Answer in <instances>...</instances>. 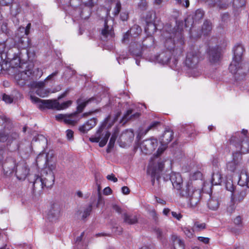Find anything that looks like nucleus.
<instances>
[{
	"label": "nucleus",
	"instance_id": "43",
	"mask_svg": "<svg viewBox=\"0 0 249 249\" xmlns=\"http://www.w3.org/2000/svg\"><path fill=\"white\" fill-rule=\"evenodd\" d=\"M71 103L72 102L70 100L66 101L62 104H60L59 103L58 110H62L67 108L71 105Z\"/></svg>",
	"mask_w": 249,
	"mask_h": 249
},
{
	"label": "nucleus",
	"instance_id": "20",
	"mask_svg": "<svg viewBox=\"0 0 249 249\" xmlns=\"http://www.w3.org/2000/svg\"><path fill=\"white\" fill-rule=\"evenodd\" d=\"M140 113L139 112L133 113V110L131 109L128 110L121 120V123H125L128 121L130 120H134L139 117Z\"/></svg>",
	"mask_w": 249,
	"mask_h": 249
},
{
	"label": "nucleus",
	"instance_id": "52",
	"mask_svg": "<svg viewBox=\"0 0 249 249\" xmlns=\"http://www.w3.org/2000/svg\"><path fill=\"white\" fill-rule=\"evenodd\" d=\"M66 114H59L55 115V119L58 121L65 122Z\"/></svg>",
	"mask_w": 249,
	"mask_h": 249
},
{
	"label": "nucleus",
	"instance_id": "46",
	"mask_svg": "<svg viewBox=\"0 0 249 249\" xmlns=\"http://www.w3.org/2000/svg\"><path fill=\"white\" fill-rule=\"evenodd\" d=\"M204 16V12L200 9H198L196 11L194 16V19L195 20H199L203 18Z\"/></svg>",
	"mask_w": 249,
	"mask_h": 249
},
{
	"label": "nucleus",
	"instance_id": "58",
	"mask_svg": "<svg viewBox=\"0 0 249 249\" xmlns=\"http://www.w3.org/2000/svg\"><path fill=\"white\" fill-rule=\"evenodd\" d=\"M198 240L204 244H208L209 242V238L204 237H198Z\"/></svg>",
	"mask_w": 249,
	"mask_h": 249
},
{
	"label": "nucleus",
	"instance_id": "31",
	"mask_svg": "<svg viewBox=\"0 0 249 249\" xmlns=\"http://www.w3.org/2000/svg\"><path fill=\"white\" fill-rule=\"evenodd\" d=\"M219 202L217 199L211 198L208 202V206L209 208L212 210H216L219 207Z\"/></svg>",
	"mask_w": 249,
	"mask_h": 249
},
{
	"label": "nucleus",
	"instance_id": "48",
	"mask_svg": "<svg viewBox=\"0 0 249 249\" xmlns=\"http://www.w3.org/2000/svg\"><path fill=\"white\" fill-rule=\"evenodd\" d=\"M160 122H152L146 128L145 130V132L144 134H145L147 132H148L151 129H154L156 128L158 125H159Z\"/></svg>",
	"mask_w": 249,
	"mask_h": 249
},
{
	"label": "nucleus",
	"instance_id": "23",
	"mask_svg": "<svg viewBox=\"0 0 249 249\" xmlns=\"http://www.w3.org/2000/svg\"><path fill=\"white\" fill-rule=\"evenodd\" d=\"M171 241L174 249H184V245L182 241L177 235H173Z\"/></svg>",
	"mask_w": 249,
	"mask_h": 249
},
{
	"label": "nucleus",
	"instance_id": "61",
	"mask_svg": "<svg viewBox=\"0 0 249 249\" xmlns=\"http://www.w3.org/2000/svg\"><path fill=\"white\" fill-rule=\"evenodd\" d=\"M111 189L110 187H107L104 189L103 193L105 195H108L111 193Z\"/></svg>",
	"mask_w": 249,
	"mask_h": 249
},
{
	"label": "nucleus",
	"instance_id": "42",
	"mask_svg": "<svg viewBox=\"0 0 249 249\" xmlns=\"http://www.w3.org/2000/svg\"><path fill=\"white\" fill-rule=\"evenodd\" d=\"M245 4V0H233V6L234 8H238L243 7Z\"/></svg>",
	"mask_w": 249,
	"mask_h": 249
},
{
	"label": "nucleus",
	"instance_id": "32",
	"mask_svg": "<svg viewBox=\"0 0 249 249\" xmlns=\"http://www.w3.org/2000/svg\"><path fill=\"white\" fill-rule=\"evenodd\" d=\"M129 32L132 37H135L141 33L142 29L139 26L134 25L130 28Z\"/></svg>",
	"mask_w": 249,
	"mask_h": 249
},
{
	"label": "nucleus",
	"instance_id": "33",
	"mask_svg": "<svg viewBox=\"0 0 249 249\" xmlns=\"http://www.w3.org/2000/svg\"><path fill=\"white\" fill-rule=\"evenodd\" d=\"M94 100V98H91L85 101L82 103L80 102L79 100H78V106L77 107V111L80 113L81 112L86 105L89 102L93 101Z\"/></svg>",
	"mask_w": 249,
	"mask_h": 249
},
{
	"label": "nucleus",
	"instance_id": "15",
	"mask_svg": "<svg viewBox=\"0 0 249 249\" xmlns=\"http://www.w3.org/2000/svg\"><path fill=\"white\" fill-rule=\"evenodd\" d=\"M60 209L57 205H53L48 213V218L52 222L55 221L59 217Z\"/></svg>",
	"mask_w": 249,
	"mask_h": 249
},
{
	"label": "nucleus",
	"instance_id": "12",
	"mask_svg": "<svg viewBox=\"0 0 249 249\" xmlns=\"http://www.w3.org/2000/svg\"><path fill=\"white\" fill-rule=\"evenodd\" d=\"M158 142L156 139L151 138L144 140L140 144L141 151L144 154H151L158 146Z\"/></svg>",
	"mask_w": 249,
	"mask_h": 249
},
{
	"label": "nucleus",
	"instance_id": "50",
	"mask_svg": "<svg viewBox=\"0 0 249 249\" xmlns=\"http://www.w3.org/2000/svg\"><path fill=\"white\" fill-rule=\"evenodd\" d=\"M31 26V23H28L25 29L24 27H20L19 30L21 32L24 31L25 34L27 36L29 34V30Z\"/></svg>",
	"mask_w": 249,
	"mask_h": 249
},
{
	"label": "nucleus",
	"instance_id": "21",
	"mask_svg": "<svg viewBox=\"0 0 249 249\" xmlns=\"http://www.w3.org/2000/svg\"><path fill=\"white\" fill-rule=\"evenodd\" d=\"M80 120L77 112L66 114L64 123L66 124L74 125Z\"/></svg>",
	"mask_w": 249,
	"mask_h": 249
},
{
	"label": "nucleus",
	"instance_id": "37",
	"mask_svg": "<svg viewBox=\"0 0 249 249\" xmlns=\"http://www.w3.org/2000/svg\"><path fill=\"white\" fill-rule=\"evenodd\" d=\"M50 89H46L44 87L42 88H39L38 89H36V93L40 97H44L48 95L50 93Z\"/></svg>",
	"mask_w": 249,
	"mask_h": 249
},
{
	"label": "nucleus",
	"instance_id": "22",
	"mask_svg": "<svg viewBox=\"0 0 249 249\" xmlns=\"http://www.w3.org/2000/svg\"><path fill=\"white\" fill-rule=\"evenodd\" d=\"M222 181V177L221 172L218 169H216L213 172L212 178V183L213 185H217L221 184Z\"/></svg>",
	"mask_w": 249,
	"mask_h": 249
},
{
	"label": "nucleus",
	"instance_id": "27",
	"mask_svg": "<svg viewBox=\"0 0 249 249\" xmlns=\"http://www.w3.org/2000/svg\"><path fill=\"white\" fill-rule=\"evenodd\" d=\"M118 132L117 131H115L112 134L111 137L110 139L108 144L107 145V153H109L111 151V149L113 148L115 141L118 137Z\"/></svg>",
	"mask_w": 249,
	"mask_h": 249
},
{
	"label": "nucleus",
	"instance_id": "25",
	"mask_svg": "<svg viewBox=\"0 0 249 249\" xmlns=\"http://www.w3.org/2000/svg\"><path fill=\"white\" fill-rule=\"evenodd\" d=\"M124 221L128 224H134L137 222L138 218L136 215H129L126 213L123 214Z\"/></svg>",
	"mask_w": 249,
	"mask_h": 249
},
{
	"label": "nucleus",
	"instance_id": "54",
	"mask_svg": "<svg viewBox=\"0 0 249 249\" xmlns=\"http://www.w3.org/2000/svg\"><path fill=\"white\" fill-rule=\"evenodd\" d=\"M172 216L176 218L177 219L179 220L182 217V215L180 213H177L176 212H172L171 213Z\"/></svg>",
	"mask_w": 249,
	"mask_h": 249
},
{
	"label": "nucleus",
	"instance_id": "53",
	"mask_svg": "<svg viewBox=\"0 0 249 249\" xmlns=\"http://www.w3.org/2000/svg\"><path fill=\"white\" fill-rule=\"evenodd\" d=\"M233 222L235 225H240L242 224V218L240 216H236L233 220Z\"/></svg>",
	"mask_w": 249,
	"mask_h": 249
},
{
	"label": "nucleus",
	"instance_id": "26",
	"mask_svg": "<svg viewBox=\"0 0 249 249\" xmlns=\"http://www.w3.org/2000/svg\"><path fill=\"white\" fill-rule=\"evenodd\" d=\"M58 73L57 71H55V72L52 73V74H50L45 79L44 81H39L38 82H36L35 85L34 87L36 88L37 89H38L39 88H42L44 87L45 85V82L47 80H51L53 77L55 76Z\"/></svg>",
	"mask_w": 249,
	"mask_h": 249
},
{
	"label": "nucleus",
	"instance_id": "14",
	"mask_svg": "<svg viewBox=\"0 0 249 249\" xmlns=\"http://www.w3.org/2000/svg\"><path fill=\"white\" fill-rule=\"evenodd\" d=\"M173 137V132L170 130H166L162 135L161 139V143H162L161 146L160 147L157 152L156 157L160 156L166 149V145L171 141Z\"/></svg>",
	"mask_w": 249,
	"mask_h": 249
},
{
	"label": "nucleus",
	"instance_id": "39",
	"mask_svg": "<svg viewBox=\"0 0 249 249\" xmlns=\"http://www.w3.org/2000/svg\"><path fill=\"white\" fill-rule=\"evenodd\" d=\"M226 188L231 193V197L233 198V194L235 193L234 186L231 181H228L226 183Z\"/></svg>",
	"mask_w": 249,
	"mask_h": 249
},
{
	"label": "nucleus",
	"instance_id": "11",
	"mask_svg": "<svg viewBox=\"0 0 249 249\" xmlns=\"http://www.w3.org/2000/svg\"><path fill=\"white\" fill-rule=\"evenodd\" d=\"M164 168V164L162 161L152 160L150 161L147 168V174L150 175L152 178V183L154 184L155 178L158 179L159 177L157 174Z\"/></svg>",
	"mask_w": 249,
	"mask_h": 249
},
{
	"label": "nucleus",
	"instance_id": "36",
	"mask_svg": "<svg viewBox=\"0 0 249 249\" xmlns=\"http://www.w3.org/2000/svg\"><path fill=\"white\" fill-rule=\"evenodd\" d=\"M212 29L211 23L210 21H206L204 22L202 27V32L205 35L208 34Z\"/></svg>",
	"mask_w": 249,
	"mask_h": 249
},
{
	"label": "nucleus",
	"instance_id": "9",
	"mask_svg": "<svg viewBox=\"0 0 249 249\" xmlns=\"http://www.w3.org/2000/svg\"><path fill=\"white\" fill-rule=\"evenodd\" d=\"M24 40L22 38L20 39L18 43L17 44V48L18 49V52L15 53L13 57L10 59L9 61L10 66L13 68H19L22 69L24 67V63H21L20 57L19 49H25L28 45V43H24Z\"/></svg>",
	"mask_w": 249,
	"mask_h": 249
},
{
	"label": "nucleus",
	"instance_id": "10",
	"mask_svg": "<svg viewBox=\"0 0 249 249\" xmlns=\"http://www.w3.org/2000/svg\"><path fill=\"white\" fill-rule=\"evenodd\" d=\"M9 171H6L8 173ZM10 173L14 172H15V175L18 179L19 180H24L28 175L29 173V169L27 164L24 161L18 162L15 164L14 169L9 170Z\"/></svg>",
	"mask_w": 249,
	"mask_h": 249
},
{
	"label": "nucleus",
	"instance_id": "24",
	"mask_svg": "<svg viewBox=\"0 0 249 249\" xmlns=\"http://www.w3.org/2000/svg\"><path fill=\"white\" fill-rule=\"evenodd\" d=\"M170 59L168 52L162 53L160 54L157 57L156 60L159 63L164 65L168 63Z\"/></svg>",
	"mask_w": 249,
	"mask_h": 249
},
{
	"label": "nucleus",
	"instance_id": "29",
	"mask_svg": "<svg viewBox=\"0 0 249 249\" xmlns=\"http://www.w3.org/2000/svg\"><path fill=\"white\" fill-rule=\"evenodd\" d=\"M102 35L105 37H107L108 36L112 37L113 36L112 28L109 27L107 25L106 21L105 22V27L102 30Z\"/></svg>",
	"mask_w": 249,
	"mask_h": 249
},
{
	"label": "nucleus",
	"instance_id": "57",
	"mask_svg": "<svg viewBox=\"0 0 249 249\" xmlns=\"http://www.w3.org/2000/svg\"><path fill=\"white\" fill-rule=\"evenodd\" d=\"M1 30L3 33H7L8 31L7 25L5 22H3L1 25Z\"/></svg>",
	"mask_w": 249,
	"mask_h": 249
},
{
	"label": "nucleus",
	"instance_id": "28",
	"mask_svg": "<svg viewBox=\"0 0 249 249\" xmlns=\"http://www.w3.org/2000/svg\"><path fill=\"white\" fill-rule=\"evenodd\" d=\"M156 25L154 23L149 22L147 23L145 28V31L148 36H151L152 34L156 32Z\"/></svg>",
	"mask_w": 249,
	"mask_h": 249
},
{
	"label": "nucleus",
	"instance_id": "59",
	"mask_svg": "<svg viewBox=\"0 0 249 249\" xmlns=\"http://www.w3.org/2000/svg\"><path fill=\"white\" fill-rule=\"evenodd\" d=\"M173 42V40L171 38L168 39L166 40V42L165 43V45L166 47H168V49L169 50H172V47L170 46L169 45L170 43H172Z\"/></svg>",
	"mask_w": 249,
	"mask_h": 249
},
{
	"label": "nucleus",
	"instance_id": "55",
	"mask_svg": "<svg viewBox=\"0 0 249 249\" xmlns=\"http://www.w3.org/2000/svg\"><path fill=\"white\" fill-rule=\"evenodd\" d=\"M67 138L69 140H71L73 136V132L71 130H67L66 131Z\"/></svg>",
	"mask_w": 249,
	"mask_h": 249
},
{
	"label": "nucleus",
	"instance_id": "49",
	"mask_svg": "<svg viewBox=\"0 0 249 249\" xmlns=\"http://www.w3.org/2000/svg\"><path fill=\"white\" fill-rule=\"evenodd\" d=\"M121 8V4L120 2H117L114 9V15L117 16L119 13Z\"/></svg>",
	"mask_w": 249,
	"mask_h": 249
},
{
	"label": "nucleus",
	"instance_id": "45",
	"mask_svg": "<svg viewBox=\"0 0 249 249\" xmlns=\"http://www.w3.org/2000/svg\"><path fill=\"white\" fill-rule=\"evenodd\" d=\"M45 164L47 167L49 171H52V172H53V171L56 168L55 161L45 162Z\"/></svg>",
	"mask_w": 249,
	"mask_h": 249
},
{
	"label": "nucleus",
	"instance_id": "1",
	"mask_svg": "<svg viewBox=\"0 0 249 249\" xmlns=\"http://www.w3.org/2000/svg\"><path fill=\"white\" fill-rule=\"evenodd\" d=\"M170 179L173 186L177 190H179L181 196L187 199V204L190 207H196L201 199L202 190L198 188L192 181L187 182L184 188L182 189L183 179L178 173L172 172Z\"/></svg>",
	"mask_w": 249,
	"mask_h": 249
},
{
	"label": "nucleus",
	"instance_id": "60",
	"mask_svg": "<svg viewBox=\"0 0 249 249\" xmlns=\"http://www.w3.org/2000/svg\"><path fill=\"white\" fill-rule=\"evenodd\" d=\"M155 232L156 233L157 237L159 239H161L162 234V231L160 229H157L155 230Z\"/></svg>",
	"mask_w": 249,
	"mask_h": 249
},
{
	"label": "nucleus",
	"instance_id": "63",
	"mask_svg": "<svg viewBox=\"0 0 249 249\" xmlns=\"http://www.w3.org/2000/svg\"><path fill=\"white\" fill-rule=\"evenodd\" d=\"M122 192L124 195H127L129 193V189L126 186H124L122 188Z\"/></svg>",
	"mask_w": 249,
	"mask_h": 249
},
{
	"label": "nucleus",
	"instance_id": "35",
	"mask_svg": "<svg viewBox=\"0 0 249 249\" xmlns=\"http://www.w3.org/2000/svg\"><path fill=\"white\" fill-rule=\"evenodd\" d=\"M208 5L211 7L217 6L220 9H225L228 6L226 3H223L220 1L215 2L212 0L208 2Z\"/></svg>",
	"mask_w": 249,
	"mask_h": 249
},
{
	"label": "nucleus",
	"instance_id": "56",
	"mask_svg": "<svg viewBox=\"0 0 249 249\" xmlns=\"http://www.w3.org/2000/svg\"><path fill=\"white\" fill-rule=\"evenodd\" d=\"M107 178L109 180H112L114 182H116L118 181L117 178L115 177L113 174L108 175L107 176Z\"/></svg>",
	"mask_w": 249,
	"mask_h": 249
},
{
	"label": "nucleus",
	"instance_id": "38",
	"mask_svg": "<svg viewBox=\"0 0 249 249\" xmlns=\"http://www.w3.org/2000/svg\"><path fill=\"white\" fill-rule=\"evenodd\" d=\"M182 230L185 233V234L188 238H191L194 236V232L195 231L194 229H192L189 227H185L182 228Z\"/></svg>",
	"mask_w": 249,
	"mask_h": 249
},
{
	"label": "nucleus",
	"instance_id": "17",
	"mask_svg": "<svg viewBox=\"0 0 249 249\" xmlns=\"http://www.w3.org/2000/svg\"><path fill=\"white\" fill-rule=\"evenodd\" d=\"M41 160H44L45 162L55 161L53 152L49 151L47 153H40L36 158V162L38 163Z\"/></svg>",
	"mask_w": 249,
	"mask_h": 249
},
{
	"label": "nucleus",
	"instance_id": "41",
	"mask_svg": "<svg viewBox=\"0 0 249 249\" xmlns=\"http://www.w3.org/2000/svg\"><path fill=\"white\" fill-rule=\"evenodd\" d=\"M206 228V225L205 223H200L198 222H196L195 223L194 229L195 231H199L205 229Z\"/></svg>",
	"mask_w": 249,
	"mask_h": 249
},
{
	"label": "nucleus",
	"instance_id": "3",
	"mask_svg": "<svg viewBox=\"0 0 249 249\" xmlns=\"http://www.w3.org/2000/svg\"><path fill=\"white\" fill-rule=\"evenodd\" d=\"M200 58V53L197 50H192L187 53L185 64L189 68V73L194 77L198 76L201 73L198 65Z\"/></svg>",
	"mask_w": 249,
	"mask_h": 249
},
{
	"label": "nucleus",
	"instance_id": "44",
	"mask_svg": "<svg viewBox=\"0 0 249 249\" xmlns=\"http://www.w3.org/2000/svg\"><path fill=\"white\" fill-rule=\"evenodd\" d=\"M121 113L118 112L115 115V116L112 118L111 116H108L105 120V123L107 124L110 121L112 120V124H113L118 120V117L120 116Z\"/></svg>",
	"mask_w": 249,
	"mask_h": 249
},
{
	"label": "nucleus",
	"instance_id": "34",
	"mask_svg": "<svg viewBox=\"0 0 249 249\" xmlns=\"http://www.w3.org/2000/svg\"><path fill=\"white\" fill-rule=\"evenodd\" d=\"M246 196V193L244 191H242L240 192H238L236 193V191L233 194V198H231L232 200H234V199L236 201H238V202H240L243 200L245 196Z\"/></svg>",
	"mask_w": 249,
	"mask_h": 249
},
{
	"label": "nucleus",
	"instance_id": "16",
	"mask_svg": "<svg viewBox=\"0 0 249 249\" xmlns=\"http://www.w3.org/2000/svg\"><path fill=\"white\" fill-rule=\"evenodd\" d=\"M97 124V119L95 118L90 119L87 121L84 124L80 125L79 130L83 133H86L89 130L94 127Z\"/></svg>",
	"mask_w": 249,
	"mask_h": 249
},
{
	"label": "nucleus",
	"instance_id": "30",
	"mask_svg": "<svg viewBox=\"0 0 249 249\" xmlns=\"http://www.w3.org/2000/svg\"><path fill=\"white\" fill-rule=\"evenodd\" d=\"M12 135V138H11L7 133H6L5 132H0V141L1 142H4L7 140L11 141L13 139H16L18 137V134L17 133H13Z\"/></svg>",
	"mask_w": 249,
	"mask_h": 249
},
{
	"label": "nucleus",
	"instance_id": "8",
	"mask_svg": "<svg viewBox=\"0 0 249 249\" xmlns=\"http://www.w3.org/2000/svg\"><path fill=\"white\" fill-rule=\"evenodd\" d=\"M30 100L36 104L37 107L41 110L55 109L58 110L59 102L56 100H42L34 95H30Z\"/></svg>",
	"mask_w": 249,
	"mask_h": 249
},
{
	"label": "nucleus",
	"instance_id": "40",
	"mask_svg": "<svg viewBox=\"0 0 249 249\" xmlns=\"http://www.w3.org/2000/svg\"><path fill=\"white\" fill-rule=\"evenodd\" d=\"M92 210V206L91 205H89L87 206L86 208L84 209L83 212H82V217L83 219L86 218L88 217L90 213Z\"/></svg>",
	"mask_w": 249,
	"mask_h": 249
},
{
	"label": "nucleus",
	"instance_id": "7",
	"mask_svg": "<svg viewBox=\"0 0 249 249\" xmlns=\"http://www.w3.org/2000/svg\"><path fill=\"white\" fill-rule=\"evenodd\" d=\"M110 135V133L106 128V126L102 125L89 140L92 142H99V146L103 147L107 144Z\"/></svg>",
	"mask_w": 249,
	"mask_h": 249
},
{
	"label": "nucleus",
	"instance_id": "51",
	"mask_svg": "<svg viewBox=\"0 0 249 249\" xmlns=\"http://www.w3.org/2000/svg\"><path fill=\"white\" fill-rule=\"evenodd\" d=\"M231 201H232L231 202V204L227 208V211L230 213H231L233 212H234V211L235 210V206L234 203V202H233V200H231Z\"/></svg>",
	"mask_w": 249,
	"mask_h": 249
},
{
	"label": "nucleus",
	"instance_id": "19",
	"mask_svg": "<svg viewBox=\"0 0 249 249\" xmlns=\"http://www.w3.org/2000/svg\"><path fill=\"white\" fill-rule=\"evenodd\" d=\"M209 55L210 62L214 63L219 60L220 58V52L218 48H213L209 52Z\"/></svg>",
	"mask_w": 249,
	"mask_h": 249
},
{
	"label": "nucleus",
	"instance_id": "62",
	"mask_svg": "<svg viewBox=\"0 0 249 249\" xmlns=\"http://www.w3.org/2000/svg\"><path fill=\"white\" fill-rule=\"evenodd\" d=\"M112 207L113 210H114L116 212L119 213H122V211L121 208L118 205L116 204H113L112 205Z\"/></svg>",
	"mask_w": 249,
	"mask_h": 249
},
{
	"label": "nucleus",
	"instance_id": "47",
	"mask_svg": "<svg viewBox=\"0 0 249 249\" xmlns=\"http://www.w3.org/2000/svg\"><path fill=\"white\" fill-rule=\"evenodd\" d=\"M2 100L6 103L11 104L13 101V98L9 95L3 94L2 96Z\"/></svg>",
	"mask_w": 249,
	"mask_h": 249
},
{
	"label": "nucleus",
	"instance_id": "18",
	"mask_svg": "<svg viewBox=\"0 0 249 249\" xmlns=\"http://www.w3.org/2000/svg\"><path fill=\"white\" fill-rule=\"evenodd\" d=\"M14 46V44L12 40H7L5 42L0 43V54L6 53L7 56L10 54L8 51L11 49Z\"/></svg>",
	"mask_w": 249,
	"mask_h": 249
},
{
	"label": "nucleus",
	"instance_id": "6",
	"mask_svg": "<svg viewBox=\"0 0 249 249\" xmlns=\"http://www.w3.org/2000/svg\"><path fill=\"white\" fill-rule=\"evenodd\" d=\"M244 48L241 44H237L233 48V57L229 66V70L232 74H236L242 66V55Z\"/></svg>",
	"mask_w": 249,
	"mask_h": 249
},
{
	"label": "nucleus",
	"instance_id": "5",
	"mask_svg": "<svg viewBox=\"0 0 249 249\" xmlns=\"http://www.w3.org/2000/svg\"><path fill=\"white\" fill-rule=\"evenodd\" d=\"M41 177L36 176L34 183V188L37 186L41 188H50L53 186L54 182V175L52 171H47V169L42 171Z\"/></svg>",
	"mask_w": 249,
	"mask_h": 249
},
{
	"label": "nucleus",
	"instance_id": "4",
	"mask_svg": "<svg viewBox=\"0 0 249 249\" xmlns=\"http://www.w3.org/2000/svg\"><path fill=\"white\" fill-rule=\"evenodd\" d=\"M247 133V130L243 129L241 133H236L230 140V142L234 144L237 149L240 150L243 154L247 153L249 151V137Z\"/></svg>",
	"mask_w": 249,
	"mask_h": 249
},
{
	"label": "nucleus",
	"instance_id": "2",
	"mask_svg": "<svg viewBox=\"0 0 249 249\" xmlns=\"http://www.w3.org/2000/svg\"><path fill=\"white\" fill-rule=\"evenodd\" d=\"M227 168L231 172L240 173L238 184L249 188V175L247 172L245 164L242 162V157L240 153L235 152L233 154L232 160L227 163Z\"/></svg>",
	"mask_w": 249,
	"mask_h": 249
},
{
	"label": "nucleus",
	"instance_id": "13",
	"mask_svg": "<svg viewBox=\"0 0 249 249\" xmlns=\"http://www.w3.org/2000/svg\"><path fill=\"white\" fill-rule=\"evenodd\" d=\"M32 73V71L31 70L19 71V72L15 76V80L17 84L20 87L24 86L29 80Z\"/></svg>",
	"mask_w": 249,
	"mask_h": 249
},
{
	"label": "nucleus",
	"instance_id": "64",
	"mask_svg": "<svg viewBox=\"0 0 249 249\" xmlns=\"http://www.w3.org/2000/svg\"><path fill=\"white\" fill-rule=\"evenodd\" d=\"M13 0H0V2L2 5H7L11 3Z\"/></svg>",
	"mask_w": 249,
	"mask_h": 249
}]
</instances>
